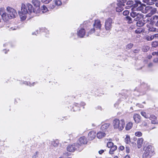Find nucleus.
Listing matches in <instances>:
<instances>
[{"mask_svg": "<svg viewBox=\"0 0 158 158\" xmlns=\"http://www.w3.org/2000/svg\"><path fill=\"white\" fill-rule=\"evenodd\" d=\"M17 28V27H11L10 28V30H15Z\"/></svg>", "mask_w": 158, "mask_h": 158, "instance_id": "obj_54", "label": "nucleus"}, {"mask_svg": "<svg viewBox=\"0 0 158 158\" xmlns=\"http://www.w3.org/2000/svg\"><path fill=\"white\" fill-rule=\"evenodd\" d=\"M134 52L135 53H138L139 52V49H135L134 50Z\"/></svg>", "mask_w": 158, "mask_h": 158, "instance_id": "obj_51", "label": "nucleus"}, {"mask_svg": "<svg viewBox=\"0 0 158 158\" xmlns=\"http://www.w3.org/2000/svg\"><path fill=\"white\" fill-rule=\"evenodd\" d=\"M55 6V5L53 4H50V5L49 6V8L51 9H53L54 8Z\"/></svg>", "mask_w": 158, "mask_h": 158, "instance_id": "obj_45", "label": "nucleus"}, {"mask_svg": "<svg viewBox=\"0 0 158 158\" xmlns=\"http://www.w3.org/2000/svg\"><path fill=\"white\" fill-rule=\"evenodd\" d=\"M6 53V51H5V53Z\"/></svg>", "mask_w": 158, "mask_h": 158, "instance_id": "obj_61", "label": "nucleus"}, {"mask_svg": "<svg viewBox=\"0 0 158 158\" xmlns=\"http://www.w3.org/2000/svg\"><path fill=\"white\" fill-rule=\"evenodd\" d=\"M79 141L81 144H84L87 143L86 139L84 137H80L79 139Z\"/></svg>", "mask_w": 158, "mask_h": 158, "instance_id": "obj_17", "label": "nucleus"}, {"mask_svg": "<svg viewBox=\"0 0 158 158\" xmlns=\"http://www.w3.org/2000/svg\"><path fill=\"white\" fill-rule=\"evenodd\" d=\"M124 149V147L122 146H120L119 148V149L121 151H123V150Z\"/></svg>", "mask_w": 158, "mask_h": 158, "instance_id": "obj_49", "label": "nucleus"}, {"mask_svg": "<svg viewBox=\"0 0 158 158\" xmlns=\"http://www.w3.org/2000/svg\"><path fill=\"white\" fill-rule=\"evenodd\" d=\"M152 124H158V119H153V120L151 121Z\"/></svg>", "mask_w": 158, "mask_h": 158, "instance_id": "obj_35", "label": "nucleus"}, {"mask_svg": "<svg viewBox=\"0 0 158 158\" xmlns=\"http://www.w3.org/2000/svg\"><path fill=\"white\" fill-rule=\"evenodd\" d=\"M151 117L153 118H156V117H155V116L154 115H152V116H151Z\"/></svg>", "mask_w": 158, "mask_h": 158, "instance_id": "obj_59", "label": "nucleus"}, {"mask_svg": "<svg viewBox=\"0 0 158 158\" xmlns=\"http://www.w3.org/2000/svg\"><path fill=\"white\" fill-rule=\"evenodd\" d=\"M153 55H158V51L157 52H153L152 53Z\"/></svg>", "mask_w": 158, "mask_h": 158, "instance_id": "obj_53", "label": "nucleus"}, {"mask_svg": "<svg viewBox=\"0 0 158 158\" xmlns=\"http://www.w3.org/2000/svg\"><path fill=\"white\" fill-rule=\"evenodd\" d=\"M136 24L137 26L138 27H141L144 25V23L142 20H140L137 21Z\"/></svg>", "mask_w": 158, "mask_h": 158, "instance_id": "obj_21", "label": "nucleus"}, {"mask_svg": "<svg viewBox=\"0 0 158 158\" xmlns=\"http://www.w3.org/2000/svg\"><path fill=\"white\" fill-rule=\"evenodd\" d=\"M144 151L147 152L148 153L149 152L150 153L151 155H152L153 151L152 150V146L151 145H148L146 147H145L144 148Z\"/></svg>", "mask_w": 158, "mask_h": 158, "instance_id": "obj_9", "label": "nucleus"}, {"mask_svg": "<svg viewBox=\"0 0 158 158\" xmlns=\"http://www.w3.org/2000/svg\"><path fill=\"white\" fill-rule=\"evenodd\" d=\"M114 158H118V157L117 156H115Z\"/></svg>", "mask_w": 158, "mask_h": 158, "instance_id": "obj_60", "label": "nucleus"}, {"mask_svg": "<svg viewBox=\"0 0 158 158\" xmlns=\"http://www.w3.org/2000/svg\"><path fill=\"white\" fill-rule=\"evenodd\" d=\"M140 4V3H136V4L137 5V4ZM133 4V1H128L127 2V5H130L131 6H126L125 7L127 9H128L131 7H132V8H134V5H136V4H134L133 6H132Z\"/></svg>", "mask_w": 158, "mask_h": 158, "instance_id": "obj_13", "label": "nucleus"}, {"mask_svg": "<svg viewBox=\"0 0 158 158\" xmlns=\"http://www.w3.org/2000/svg\"><path fill=\"white\" fill-rule=\"evenodd\" d=\"M154 20L155 22V25L156 27H158V17L155 16L154 17Z\"/></svg>", "mask_w": 158, "mask_h": 158, "instance_id": "obj_29", "label": "nucleus"}, {"mask_svg": "<svg viewBox=\"0 0 158 158\" xmlns=\"http://www.w3.org/2000/svg\"><path fill=\"white\" fill-rule=\"evenodd\" d=\"M55 3L56 5L59 6L61 5V2L60 0H54Z\"/></svg>", "mask_w": 158, "mask_h": 158, "instance_id": "obj_33", "label": "nucleus"}, {"mask_svg": "<svg viewBox=\"0 0 158 158\" xmlns=\"http://www.w3.org/2000/svg\"><path fill=\"white\" fill-rule=\"evenodd\" d=\"M140 116L138 114H135L134 116V118H140Z\"/></svg>", "mask_w": 158, "mask_h": 158, "instance_id": "obj_42", "label": "nucleus"}, {"mask_svg": "<svg viewBox=\"0 0 158 158\" xmlns=\"http://www.w3.org/2000/svg\"><path fill=\"white\" fill-rule=\"evenodd\" d=\"M152 45L153 48H155L158 46V41H155L152 42Z\"/></svg>", "mask_w": 158, "mask_h": 158, "instance_id": "obj_26", "label": "nucleus"}, {"mask_svg": "<svg viewBox=\"0 0 158 158\" xmlns=\"http://www.w3.org/2000/svg\"><path fill=\"white\" fill-rule=\"evenodd\" d=\"M133 45V44L131 43L127 45L126 49H130L132 47Z\"/></svg>", "mask_w": 158, "mask_h": 158, "instance_id": "obj_34", "label": "nucleus"}, {"mask_svg": "<svg viewBox=\"0 0 158 158\" xmlns=\"http://www.w3.org/2000/svg\"><path fill=\"white\" fill-rule=\"evenodd\" d=\"M113 124L114 129L121 131L124 128L125 123L124 119H114Z\"/></svg>", "mask_w": 158, "mask_h": 158, "instance_id": "obj_5", "label": "nucleus"}, {"mask_svg": "<svg viewBox=\"0 0 158 158\" xmlns=\"http://www.w3.org/2000/svg\"><path fill=\"white\" fill-rule=\"evenodd\" d=\"M112 20L111 18L106 19L105 23V27L106 30H110L112 27Z\"/></svg>", "mask_w": 158, "mask_h": 158, "instance_id": "obj_6", "label": "nucleus"}, {"mask_svg": "<svg viewBox=\"0 0 158 158\" xmlns=\"http://www.w3.org/2000/svg\"><path fill=\"white\" fill-rule=\"evenodd\" d=\"M126 0H119V2L117 4V5L118 6H125V5L123 3L126 2Z\"/></svg>", "mask_w": 158, "mask_h": 158, "instance_id": "obj_24", "label": "nucleus"}, {"mask_svg": "<svg viewBox=\"0 0 158 158\" xmlns=\"http://www.w3.org/2000/svg\"><path fill=\"white\" fill-rule=\"evenodd\" d=\"M78 35L80 37H83L85 34V30L84 29H81L78 32Z\"/></svg>", "mask_w": 158, "mask_h": 158, "instance_id": "obj_11", "label": "nucleus"}, {"mask_svg": "<svg viewBox=\"0 0 158 158\" xmlns=\"http://www.w3.org/2000/svg\"><path fill=\"white\" fill-rule=\"evenodd\" d=\"M133 126V124L129 122L126 125V130H129Z\"/></svg>", "mask_w": 158, "mask_h": 158, "instance_id": "obj_22", "label": "nucleus"}, {"mask_svg": "<svg viewBox=\"0 0 158 158\" xmlns=\"http://www.w3.org/2000/svg\"><path fill=\"white\" fill-rule=\"evenodd\" d=\"M130 158V157L128 155H127L124 157V158Z\"/></svg>", "mask_w": 158, "mask_h": 158, "instance_id": "obj_56", "label": "nucleus"}, {"mask_svg": "<svg viewBox=\"0 0 158 158\" xmlns=\"http://www.w3.org/2000/svg\"><path fill=\"white\" fill-rule=\"evenodd\" d=\"M136 33H140L142 31V30L140 29H138L135 31Z\"/></svg>", "mask_w": 158, "mask_h": 158, "instance_id": "obj_43", "label": "nucleus"}, {"mask_svg": "<svg viewBox=\"0 0 158 158\" xmlns=\"http://www.w3.org/2000/svg\"><path fill=\"white\" fill-rule=\"evenodd\" d=\"M122 6H119L118 7H117L116 8V11L118 12H120L123 11V8L122 7Z\"/></svg>", "mask_w": 158, "mask_h": 158, "instance_id": "obj_27", "label": "nucleus"}, {"mask_svg": "<svg viewBox=\"0 0 158 158\" xmlns=\"http://www.w3.org/2000/svg\"><path fill=\"white\" fill-rule=\"evenodd\" d=\"M59 142L57 140L53 141L52 142V144L55 147H57L58 146Z\"/></svg>", "mask_w": 158, "mask_h": 158, "instance_id": "obj_28", "label": "nucleus"}, {"mask_svg": "<svg viewBox=\"0 0 158 158\" xmlns=\"http://www.w3.org/2000/svg\"><path fill=\"white\" fill-rule=\"evenodd\" d=\"M153 37H154V39H156L157 38H158V33L154 35H153Z\"/></svg>", "mask_w": 158, "mask_h": 158, "instance_id": "obj_50", "label": "nucleus"}, {"mask_svg": "<svg viewBox=\"0 0 158 158\" xmlns=\"http://www.w3.org/2000/svg\"><path fill=\"white\" fill-rule=\"evenodd\" d=\"M149 48L148 46H145L144 47V48L143 49V51L144 52H146L148 50H149Z\"/></svg>", "mask_w": 158, "mask_h": 158, "instance_id": "obj_40", "label": "nucleus"}, {"mask_svg": "<svg viewBox=\"0 0 158 158\" xmlns=\"http://www.w3.org/2000/svg\"><path fill=\"white\" fill-rule=\"evenodd\" d=\"M131 9L132 12L130 13V15L134 18V21L141 20V19L143 18V15L142 13L139 12L143 9V7L141 6V4L135 5L134 8H132Z\"/></svg>", "mask_w": 158, "mask_h": 158, "instance_id": "obj_2", "label": "nucleus"}, {"mask_svg": "<svg viewBox=\"0 0 158 158\" xmlns=\"http://www.w3.org/2000/svg\"><path fill=\"white\" fill-rule=\"evenodd\" d=\"M153 66V64L152 63H149L148 65V66L149 68H151Z\"/></svg>", "mask_w": 158, "mask_h": 158, "instance_id": "obj_48", "label": "nucleus"}, {"mask_svg": "<svg viewBox=\"0 0 158 158\" xmlns=\"http://www.w3.org/2000/svg\"><path fill=\"white\" fill-rule=\"evenodd\" d=\"M126 152L127 153H129V152L130 149V148H129V147H126Z\"/></svg>", "mask_w": 158, "mask_h": 158, "instance_id": "obj_47", "label": "nucleus"}, {"mask_svg": "<svg viewBox=\"0 0 158 158\" xmlns=\"http://www.w3.org/2000/svg\"><path fill=\"white\" fill-rule=\"evenodd\" d=\"M93 26L94 28L93 29H91L88 32V34H91L94 32L96 35H99L101 27L100 21L98 20H96L93 24Z\"/></svg>", "mask_w": 158, "mask_h": 158, "instance_id": "obj_4", "label": "nucleus"}, {"mask_svg": "<svg viewBox=\"0 0 158 158\" xmlns=\"http://www.w3.org/2000/svg\"><path fill=\"white\" fill-rule=\"evenodd\" d=\"M155 5L156 7H158V1L156 2Z\"/></svg>", "mask_w": 158, "mask_h": 158, "instance_id": "obj_58", "label": "nucleus"}, {"mask_svg": "<svg viewBox=\"0 0 158 158\" xmlns=\"http://www.w3.org/2000/svg\"><path fill=\"white\" fill-rule=\"evenodd\" d=\"M143 139L142 138L139 139L137 140V146L139 148H140L142 145Z\"/></svg>", "mask_w": 158, "mask_h": 158, "instance_id": "obj_15", "label": "nucleus"}, {"mask_svg": "<svg viewBox=\"0 0 158 158\" xmlns=\"http://www.w3.org/2000/svg\"><path fill=\"white\" fill-rule=\"evenodd\" d=\"M117 149V147L116 145H114L110 149L109 151V153L110 154H112L114 153V152Z\"/></svg>", "mask_w": 158, "mask_h": 158, "instance_id": "obj_19", "label": "nucleus"}, {"mask_svg": "<svg viewBox=\"0 0 158 158\" xmlns=\"http://www.w3.org/2000/svg\"><path fill=\"white\" fill-rule=\"evenodd\" d=\"M75 144V147H76V148H77V149L78 150L80 151V150H80L79 149V148L81 146V145L79 143H76Z\"/></svg>", "mask_w": 158, "mask_h": 158, "instance_id": "obj_41", "label": "nucleus"}, {"mask_svg": "<svg viewBox=\"0 0 158 158\" xmlns=\"http://www.w3.org/2000/svg\"><path fill=\"white\" fill-rule=\"evenodd\" d=\"M154 39L153 35H147L145 36V39L148 41H151Z\"/></svg>", "mask_w": 158, "mask_h": 158, "instance_id": "obj_23", "label": "nucleus"}, {"mask_svg": "<svg viewBox=\"0 0 158 158\" xmlns=\"http://www.w3.org/2000/svg\"><path fill=\"white\" fill-rule=\"evenodd\" d=\"M156 8L152 7L150 11V13L151 14H154L156 13Z\"/></svg>", "mask_w": 158, "mask_h": 158, "instance_id": "obj_30", "label": "nucleus"}, {"mask_svg": "<svg viewBox=\"0 0 158 158\" xmlns=\"http://www.w3.org/2000/svg\"><path fill=\"white\" fill-rule=\"evenodd\" d=\"M109 126V125L107 123H105L102 124L101 127V130L103 131L106 130Z\"/></svg>", "mask_w": 158, "mask_h": 158, "instance_id": "obj_20", "label": "nucleus"}, {"mask_svg": "<svg viewBox=\"0 0 158 158\" xmlns=\"http://www.w3.org/2000/svg\"><path fill=\"white\" fill-rule=\"evenodd\" d=\"M104 150H102L99 151L98 152V153L100 154H102L103 152H104Z\"/></svg>", "mask_w": 158, "mask_h": 158, "instance_id": "obj_52", "label": "nucleus"}, {"mask_svg": "<svg viewBox=\"0 0 158 158\" xmlns=\"http://www.w3.org/2000/svg\"><path fill=\"white\" fill-rule=\"evenodd\" d=\"M6 13L5 10V8L4 7L0 8V13L1 15L2 19L4 20L5 16H6Z\"/></svg>", "mask_w": 158, "mask_h": 158, "instance_id": "obj_10", "label": "nucleus"}, {"mask_svg": "<svg viewBox=\"0 0 158 158\" xmlns=\"http://www.w3.org/2000/svg\"><path fill=\"white\" fill-rule=\"evenodd\" d=\"M141 115L143 116L144 118H149L148 116H146V114L145 112H142L141 113Z\"/></svg>", "mask_w": 158, "mask_h": 158, "instance_id": "obj_44", "label": "nucleus"}, {"mask_svg": "<svg viewBox=\"0 0 158 158\" xmlns=\"http://www.w3.org/2000/svg\"><path fill=\"white\" fill-rule=\"evenodd\" d=\"M153 61L155 63H158V58H154L153 59Z\"/></svg>", "mask_w": 158, "mask_h": 158, "instance_id": "obj_46", "label": "nucleus"}, {"mask_svg": "<svg viewBox=\"0 0 158 158\" xmlns=\"http://www.w3.org/2000/svg\"><path fill=\"white\" fill-rule=\"evenodd\" d=\"M152 56H151V55H149V56H148V58L149 59H151L152 58Z\"/></svg>", "mask_w": 158, "mask_h": 158, "instance_id": "obj_57", "label": "nucleus"}, {"mask_svg": "<svg viewBox=\"0 0 158 158\" xmlns=\"http://www.w3.org/2000/svg\"><path fill=\"white\" fill-rule=\"evenodd\" d=\"M52 0H42V2L45 4H48Z\"/></svg>", "mask_w": 158, "mask_h": 158, "instance_id": "obj_38", "label": "nucleus"}, {"mask_svg": "<svg viewBox=\"0 0 158 158\" xmlns=\"http://www.w3.org/2000/svg\"><path fill=\"white\" fill-rule=\"evenodd\" d=\"M6 13L4 21H7L10 19H14L17 15L16 10L13 8L9 6L6 8Z\"/></svg>", "mask_w": 158, "mask_h": 158, "instance_id": "obj_3", "label": "nucleus"}, {"mask_svg": "<svg viewBox=\"0 0 158 158\" xmlns=\"http://www.w3.org/2000/svg\"><path fill=\"white\" fill-rule=\"evenodd\" d=\"M32 2L35 8L30 3H27L26 5L22 4L21 7V11L19 12V14L22 20L26 19V15L27 13L31 14L32 12L38 13L40 11V2L38 0H32Z\"/></svg>", "mask_w": 158, "mask_h": 158, "instance_id": "obj_1", "label": "nucleus"}, {"mask_svg": "<svg viewBox=\"0 0 158 158\" xmlns=\"http://www.w3.org/2000/svg\"><path fill=\"white\" fill-rule=\"evenodd\" d=\"M147 27L148 28V30L149 31L152 32V31H156V28L153 27L151 25V24H147Z\"/></svg>", "mask_w": 158, "mask_h": 158, "instance_id": "obj_14", "label": "nucleus"}, {"mask_svg": "<svg viewBox=\"0 0 158 158\" xmlns=\"http://www.w3.org/2000/svg\"><path fill=\"white\" fill-rule=\"evenodd\" d=\"M152 7L151 6H146L145 8V10H146L148 11V12H150V11L151 10L152 8Z\"/></svg>", "mask_w": 158, "mask_h": 158, "instance_id": "obj_39", "label": "nucleus"}, {"mask_svg": "<svg viewBox=\"0 0 158 158\" xmlns=\"http://www.w3.org/2000/svg\"><path fill=\"white\" fill-rule=\"evenodd\" d=\"M125 19L127 21V22L129 24H131L133 23L134 21V20H133L129 16H126L125 18Z\"/></svg>", "mask_w": 158, "mask_h": 158, "instance_id": "obj_16", "label": "nucleus"}, {"mask_svg": "<svg viewBox=\"0 0 158 158\" xmlns=\"http://www.w3.org/2000/svg\"><path fill=\"white\" fill-rule=\"evenodd\" d=\"M134 120L136 123H138L139 122L140 119H134Z\"/></svg>", "mask_w": 158, "mask_h": 158, "instance_id": "obj_55", "label": "nucleus"}, {"mask_svg": "<svg viewBox=\"0 0 158 158\" xmlns=\"http://www.w3.org/2000/svg\"><path fill=\"white\" fill-rule=\"evenodd\" d=\"M125 141L127 143H129L130 142V139L129 136L127 135L125 139Z\"/></svg>", "mask_w": 158, "mask_h": 158, "instance_id": "obj_31", "label": "nucleus"}, {"mask_svg": "<svg viewBox=\"0 0 158 158\" xmlns=\"http://www.w3.org/2000/svg\"><path fill=\"white\" fill-rule=\"evenodd\" d=\"M149 152L148 153L147 152L144 151V152L143 153V158H149L151 156H152V155L150 154V153Z\"/></svg>", "mask_w": 158, "mask_h": 158, "instance_id": "obj_18", "label": "nucleus"}, {"mask_svg": "<svg viewBox=\"0 0 158 158\" xmlns=\"http://www.w3.org/2000/svg\"><path fill=\"white\" fill-rule=\"evenodd\" d=\"M114 146L113 143L112 142H108L107 144V146L108 148H111L112 146Z\"/></svg>", "mask_w": 158, "mask_h": 158, "instance_id": "obj_32", "label": "nucleus"}, {"mask_svg": "<svg viewBox=\"0 0 158 158\" xmlns=\"http://www.w3.org/2000/svg\"><path fill=\"white\" fill-rule=\"evenodd\" d=\"M41 10L43 13H44L48 11V9L46 6L43 5L41 8Z\"/></svg>", "mask_w": 158, "mask_h": 158, "instance_id": "obj_25", "label": "nucleus"}, {"mask_svg": "<svg viewBox=\"0 0 158 158\" xmlns=\"http://www.w3.org/2000/svg\"><path fill=\"white\" fill-rule=\"evenodd\" d=\"M67 150L69 152H73L77 148L75 147V144L72 145H69L67 148Z\"/></svg>", "mask_w": 158, "mask_h": 158, "instance_id": "obj_7", "label": "nucleus"}, {"mask_svg": "<svg viewBox=\"0 0 158 158\" xmlns=\"http://www.w3.org/2000/svg\"><path fill=\"white\" fill-rule=\"evenodd\" d=\"M96 133L94 131H90L88 134V138L89 140H92L94 139L96 137Z\"/></svg>", "mask_w": 158, "mask_h": 158, "instance_id": "obj_8", "label": "nucleus"}, {"mask_svg": "<svg viewBox=\"0 0 158 158\" xmlns=\"http://www.w3.org/2000/svg\"><path fill=\"white\" fill-rule=\"evenodd\" d=\"M135 135L136 136L139 137L142 135V133L140 132L137 131L135 133Z\"/></svg>", "mask_w": 158, "mask_h": 158, "instance_id": "obj_36", "label": "nucleus"}, {"mask_svg": "<svg viewBox=\"0 0 158 158\" xmlns=\"http://www.w3.org/2000/svg\"><path fill=\"white\" fill-rule=\"evenodd\" d=\"M106 135L105 133L103 132L99 131L97 134V137L98 139H101L104 137Z\"/></svg>", "mask_w": 158, "mask_h": 158, "instance_id": "obj_12", "label": "nucleus"}, {"mask_svg": "<svg viewBox=\"0 0 158 158\" xmlns=\"http://www.w3.org/2000/svg\"><path fill=\"white\" fill-rule=\"evenodd\" d=\"M129 13V11L128 10H125L123 12V15L127 16Z\"/></svg>", "mask_w": 158, "mask_h": 158, "instance_id": "obj_37", "label": "nucleus"}]
</instances>
